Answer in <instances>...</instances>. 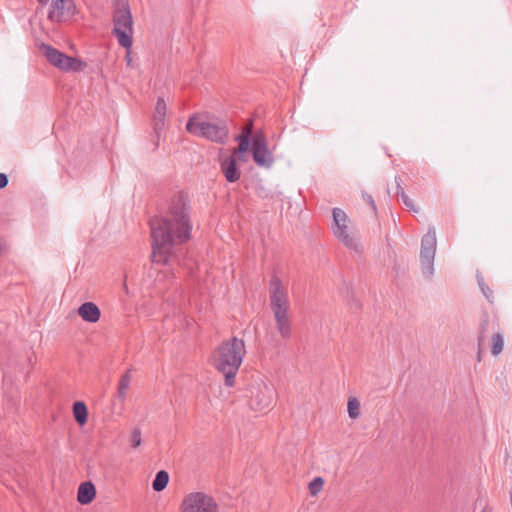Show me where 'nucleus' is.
I'll use <instances>...</instances> for the list:
<instances>
[{
	"instance_id": "obj_1",
	"label": "nucleus",
	"mask_w": 512,
	"mask_h": 512,
	"mask_svg": "<svg viewBox=\"0 0 512 512\" xmlns=\"http://www.w3.org/2000/svg\"><path fill=\"white\" fill-rule=\"evenodd\" d=\"M191 210L188 195L179 192L172 198L166 214L150 221L154 264L168 266L179 262L181 246L191 238Z\"/></svg>"
},
{
	"instance_id": "obj_2",
	"label": "nucleus",
	"mask_w": 512,
	"mask_h": 512,
	"mask_svg": "<svg viewBox=\"0 0 512 512\" xmlns=\"http://www.w3.org/2000/svg\"><path fill=\"white\" fill-rule=\"evenodd\" d=\"M246 354L245 342L237 337L224 340L213 353V365L223 374L227 387H233L235 377Z\"/></svg>"
},
{
	"instance_id": "obj_3",
	"label": "nucleus",
	"mask_w": 512,
	"mask_h": 512,
	"mask_svg": "<svg viewBox=\"0 0 512 512\" xmlns=\"http://www.w3.org/2000/svg\"><path fill=\"white\" fill-rule=\"evenodd\" d=\"M270 307L274 315L276 328L283 339L292 335V326L289 318L290 302L287 287L277 275L270 279Z\"/></svg>"
},
{
	"instance_id": "obj_4",
	"label": "nucleus",
	"mask_w": 512,
	"mask_h": 512,
	"mask_svg": "<svg viewBox=\"0 0 512 512\" xmlns=\"http://www.w3.org/2000/svg\"><path fill=\"white\" fill-rule=\"evenodd\" d=\"M186 130L195 136L219 144H225L229 137V129L224 121H209L201 115L190 117L186 124Z\"/></svg>"
},
{
	"instance_id": "obj_5",
	"label": "nucleus",
	"mask_w": 512,
	"mask_h": 512,
	"mask_svg": "<svg viewBox=\"0 0 512 512\" xmlns=\"http://www.w3.org/2000/svg\"><path fill=\"white\" fill-rule=\"evenodd\" d=\"M112 34L120 46L130 49L133 43V18L127 0H118L113 13Z\"/></svg>"
},
{
	"instance_id": "obj_6",
	"label": "nucleus",
	"mask_w": 512,
	"mask_h": 512,
	"mask_svg": "<svg viewBox=\"0 0 512 512\" xmlns=\"http://www.w3.org/2000/svg\"><path fill=\"white\" fill-rule=\"evenodd\" d=\"M41 51L50 64L62 71L80 72L87 67L85 61L68 56L48 44H42Z\"/></svg>"
},
{
	"instance_id": "obj_7",
	"label": "nucleus",
	"mask_w": 512,
	"mask_h": 512,
	"mask_svg": "<svg viewBox=\"0 0 512 512\" xmlns=\"http://www.w3.org/2000/svg\"><path fill=\"white\" fill-rule=\"evenodd\" d=\"M332 232L334 236L348 249L358 250V244L350 227V219L340 208L333 211Z\"/></svg>"
},
{
	"instance_id": "obj_8",
	"label": "nucleus",
	"mask_w": 512,
	"mask_h": 512,
	"mask_svg": "<svg viewBox=\"0 0 512 512\" xmlns=\"http://www.w3.org/2000/svg\"><path fill=\"white\" fill-rule=\"evenodd\" d=\"M181 512H218L214 499L203 492H192L186 495L180 506Z\"/></svg>"
},
{
	"instance_id": "obj_9",
	"label": "nucleus",
	"mask_w": 512,
	"mask_h": 512,
	"mask_svg": "<svg viewBox=\"0 0 512 512\" xmlns=\"http://www.w3.org/2000/svg\"><path fill=\"white\" fill-rule=\"evenodd\" d=\"M436 231L430 227L421 240L420 261L423 271L429 275L433 272V262L436 252Z\"/></svg>"
},
{
	"instance_id": "obj_10",
	"label": "nucleus",
	"mask_w": 512,
	"mask_h": 512,
	"mask_svg": "<svg viewBox=\"0 0 512 512\" xmlns=\"http://www.w3.org/2000/svg\"><path fill=\"white\" fill-rule=\"evenodd\" d=\"M75 12L74 0H52L47 17L52 23H63L69 21Z\"/></svg>"
},
{
	"instance_id": "obj_11",
	"label": "nucleus",
	"mask_w": 512,
	"mask_h": 512,
	"mask_svg": "<svg viewBox=\"0 0 512 512\" xmlns=\"http://www.w3.org/2000/svg\"><path fill=\"white\" fill-rule=\"evenodd\" d=\"M252 154L254 162L260 167L270 168L274 163L273 154L268 149L266 138L263 135L253 137Z\"/></svg>"
},
{
	"instance_id": "obj_12",
	"label": "nucleus",
	"mask_w": 512,
	"mask_h": 512,
	"mask_svg": "<svg viewBox=\"0 0 512 512\" xmlns=\"http://www.w3.org/2000/svg\"><path fill=\"white\" fill-rule=\"evenodd\" d=\"M273 402V388L263 385L258 392L251 397L250 407L255 411L268 409Z\"/></svg>"
},
{
	"instance_id": "obj_13",
	"label": "nucleus",
	"mask_w": 512,
	"mask_h": 512,
	"mask_svg": "<svg viewBox=\"0 0 512 512\" xmlns=\"http://www.w3.org/2000/svg\"><path fill=\"white\" fill-rule=\"evenodd\" d=\"M220 166L221 171L228 182L234 183L240 179L241 171L237 165V157L234 154L224 158L221 161Z\"/></svg>"
},
{
	"instance_id": "obj_14",
	"label": "nucleus",
	"mask_w": 512,
	"mask_h": 512,
	"mask_svg": "<svg viewBox=\"0 0 512 512\" xmlns=\"http://www.w3.org/2000/svg\"><path fill=\"white\" fill-rule=\"evenodd\" d=\"M166 112L167 106L165 100L162 97H158L152 119L153 129L157 135L164 127Z\"/></svg>"
},
{
	"instance_id": "obj_15",
	"label": "nucleus",
	"mask_w": 512,
	"mask_h": 512,
	"mask_svg": "<svg viewBox=\"0 0 512 512\" xmlns=\"http://www.w3.org/2000/svg\"><path fill=\"white\" fill-rule=\"evenodd\" d=\"M79 316L86 322L96 323L100 319V309L93 302H85L78 308Z\"/></svg>"
},
{
	"instance_id": "obj_16",
	"label": "nucleus",
	"mask_w": 512,
	"mask_h": 512,
	"mask_svg": "<svg viewBox=\"0 0 512 512\" xmlns=\"http://www.w3.org/2000/svg\"><path fill=\"white\" fill-rule=\"evenodd\" d=\"M489 330H494V325L490 323L489 318L485 315L480 322L479 331H478V351H477V360L480 362L482 360V353L485 348V340L486 333Z\"/></svg>"
},
{
	"instance_id": "obj_17",
	"label": "nucleus",
	"mask_w": 512,
	"mask_h": 512,
	"mask_svg": "<svg viewBox=\"0 0 512 512\" xmlns=\"http://www.w3.org/2000/svg\"><path fill=\"white\" fill-rule=\"evenodd\" d=\"M96 496L95 486L91 482L81 483L78 488L77 501L82 505H87L93 501Z\"/></svg>"
},
{
	"instance_id": "obj_18",
	"label": "nucleus",
	"mask_w": 512,
	"mask_h": 512,
	"mask_svg": "<svg viewBox=\"0 0 512 512\" xmlns=\"http://www.w3.org/2000/svg\"><path fill=\"white\" fill-rule=\"evenodd\" d=\"M252 135V124L246 125L243 128V131L240 135L236 137V140L239 141V145L236 149H234L233 153L235 156L236 154H243L246 153L250 146V137Z\"/></svg>"
},
{
	"instance_id": "obj_19",
	"label": "nucleus",
	"mask_w": 512,
	"mask_h": 512,
	"mask_svg": "<svg viewBox=\"0 0 512 512\" xmlns=\"http://www.w3.org/2000/svg\"><path fill=\"white\" fill-rule=\"evenodd\" d=\"M491 324L494 325V330H489L487 333H486V337L488 336L489 333H492V337H491V353L494 355V356H497L499 355L502 350H503V346H504V340H503V336L502 334L496 329L497 328V324L493 321H490Z\"/></svg>"
},
{
	"instance_id": "obj_20",
	"label": "nucleus",
	"mask_w": 512,
	"mask_h": 512,
	"mask_svg": "<svg viewBox=\"0 0 512 512\" xmlns=\"http://www.w3.org/2000/svg\"><path fill=\"white\" fill-rule=\"evenodd\" d=\"M73 415L79 425H84L88 420V410L84 402L77 401L73 404Z\"/></svg>"
},
{
	"instance_id": "obj_21",
	"label": "nucleus",
	"mask_w": 512,
	"mask_h": 512,
	"mask_svg": "<svg viewBox=\"0 0 512 512\" xmlns=\"http://www.w3.org/2000/svg\"><path fill=\"white\" fill-rule=\"evenodd\" d=\"M131 375L130 370H127L120 378L118 383L117 395L121 401H125L128 389L130 387Z\"/></svg>"
},
{
	"instance_id": "obj_22",
	"label": "nucleus",
	"mask_w": 512,
	"mask_h": 512,
	"mask_svg": "<svg viewBox=\"0 0 512 512\" xmlns=\"http://www.w3.org/2000/svg\"><path fill=\"white\" fill-rule=\"evenodd\" d=\"M169 482V474L165 470H160L157 472L153 482H152V488L156 492L163 491Z\"/></svg>"
},
{
	"instance_id": "obj_23",
	"label": "nucleus",
	"mask_w": 512,
	"mask_h": 512,
	"mask_svg": "<svg viewBox=\"0 0 512 512\" xmlns=\"http://www.w3.org/2000/svg\"><path fill=\"white\" fill-rule=\"evenodd\" d=\"M397 182V195L400 196L402 203L413 212H418V209L415 207L413 200L408 197L405 193L404 189L400 185V179L396 178Z\"/></svg>"
},
{
	"instance_id": "obj_24",
	"label": "nucleus",
	"mask_w": 512,
	"mask_h": 512,
	"mask_svg": "<svg viewBox=\"0 0 512 512\" xmlns=\"http://www.w3.org/2000/svg\"><path fill=\"white\" fill-rule=\"evenodd\" d=\"M348 414L352 419H356L360 414V403L356 398H350L348 400Z\"/></svg>"
},
{
	"instance_id": "obj_25",
	"label": "nucleus",
	"mask_w": 512,
	"mask_h": 512,
	"mask_svg": "<svg viewBox=\"0 0 512 512\" xmlns=\"http://www.w3.org/2000/svg\"><path fill=\"white\" fill-rule=\"evenodd\" d=\"M324 481L321 477H316L309 483V491L312 496L317 495L323 488Z\"/></svg>"
},
{
	"instance_id": "obj_26",
	"label": "nucleus",
	"mask_w": 512,
	"mask_h": 512,
	"mask_svg": "<svg viewBox=\"0 0 512 512\" xmlns=\"http://www.w3.org/2000/svg\"><path fill=\"white\" fill-rule=\"evenodd\" d=\"M478 284L484 296L487 298L489 302H493V291L490 287L484 282L482 278L478 279Z\"/></svg>"
},
{
	"instance_id": "obj_27",
	"label": "nucleus",
	"mask_w": 512,
	"mask_h": 512,
	"mask_svg": "<svg viewBox=\"0 0 512 512\" xmlns=\"http://www.w3.org/2000/svg\"><path fill=\"white\" fill-rule=\"evenodd\" d=\"M142 443L141 430L139 428H134L131 433V446L133 448H138Z\"/></svg>"
},
{
	"instance_id": "obj_28",
	"label": "nucleus",
	"mask_w": 512,
	"mask_h": 512,
	"mask_svg": "<svg viewBox=\"0 0 512 512\" xmlns=\"http://www.w3.org/2000/svg\"><path fill=\"white\" fill-rule=\"evenodd\" d=\"M363 198L370 205V207L374 211V213H376L377 207H376L373 197L367 193H363Z\"/></svg>"
},
{
	"instance_id": "obj_29",
	"label": "nucleus",
	"mask_w": 512,
	"mask_h": 512,
	"mask_svg": "<svg viewBox=\"0 0 512 512\" xmlns=\"http://www.w3.org/2000/svg\"><path fill=\"white\" fill-rule=\"evenodd\" d=\"M8 185V177L4 173H0V189L5 188Z\"/></svg>"
},
{
	"instance_id": "obj_30",
	"label": "nucleus",
	"mask_w": 512,
	"mask_h": 512,
	"mask_svg": "<svg viewBox=\"0 0 512 512\" xmlns=\"http://www.w3.org/2000/svg\"><path fill=\"white\" fill-rule=\"evenodd\" d=\"M126 59H127V63L128 65L131 63V57H130V49H127V56H126Z\"/></svg>"
},
{
	"instance_id": "obj_31",
	"label": "nucleus",
	"mask_w": 512,
	"mask_h": 512,
	"mask_svg": "<svg viewBox=\"0 0 512 512\" xmlns=\"http://www.w3.org/2000/svg\"><path fill=\"white\" fill-rule=\"evenodd\" d=\"M37 1L41 5H46L49 2V0H37Z\"/></svg>"
},
{
	"instance_id": "obj_32",
	"label": "nucleus",
	"mask_w": 512,
	"mask_h": 512,
	"mask_svg": "<svg viewBox=\"0 0 512 512\" xmlns=\"http://www.w3.org/2000/svg\"><path fill=\"white\" fill-rule=\"evenodd\" d=\"M482 512H491V510H489V509L485 508V509H483V511H482Z\"/></svg>"
}]
</instances>
